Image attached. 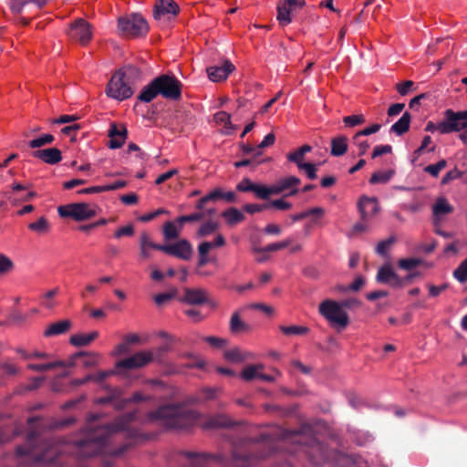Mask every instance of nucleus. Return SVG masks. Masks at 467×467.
Instances as JSON below:
<instances>
[{
    "mask_svg": "<svg viewBox=\"0 0 467 467\" xmlns=\"http://www.w3.org/2000/svg\"><path fill=\"white\" fill-rule=\"evenodd\" d=\"M278 435L280 438L275 443L266 445L271 450L285 449L291 454L303 452L317 465L325 462H331L333 467L366 466V462L360 457L337 451H328L327 448L309 432L308 428L304 427L297 432L281 430Z\"/></svg>",
    "mask_w": 467,
    "mask_h": 467,
    "instance_id": "obj_1",
    "label": "nucleus"
},
{
    "mask_svg": "<svg viewBox=\"0 0 467 467\" xmlns=\"http://www.w3.org/2000/svg\"><path fill=\"white\" fill-rule=\"evenodd\" d=\"M99 415L88 420L81 438L75 441L77 452L80 457H90L96 454L119 456L124 452L127 446L114 450L111 444V434L128 429V424L136 417V412L127 413L119 417L110 425L98 424Z\"/></svg>",
    "mask_w": 467,
    "mask_h": 467,
    "instance_id": "obj_2",
    "label": "nucleus"
},
{
    "mask_svg": "<svg viewBox=\"0 0 467 467\" xmlns=\"http://www.w3.org/2000/svg\"><path fill=\"white\" fill-rule=\"evenodd\" d=\"M149 420L157 421L170 429H187L202 425L205 429L229 427L233 421L225 415L219 414L202 419L195 411L180 405H166L149 414Z\"/></svg>",
    "mask_w": 467,
    "mask_h": 467,
    "instance_id": "obj_3",
    "label": "nucleus"
},
{
    "mask_svg": "<svg viewBox=\"0 0 467 467\" xmlns=\"http://www.w3.org/2000/svg\"><path fill=\"white\" fill-rule=\"evenodd\" d=\"M34 432L27 436L28 447H18L16 453L18 456H27L34 463H50L55 462L59 450L57 445L52 441H46L41 444V448L34 445Z\"/></svg>",
    "mask_w": 467,
    "mask_h": 467,
    "instance_id": "obj_4",
    "label": "nucleus"
},
{
    "mask_svg": "<svg viewBox=\"0 0 467 467\" xmlns=\"http://www.w3.org/2000/svg\"><path fill=\"white\" fill-rule=\"evenodd\" d=\"M346 302L339 303L332 299H326L319 305V314L329 323L332 327L338 330L344 329L349 323V317L344 306Z\"/></svg>",
    "mask_w": 467,
    "mask_h": 467,
    "instance_id": "obj_5",
    "label": "nucleus"
},
{
    "mask_svg": "<svg viewBox=\"0 0 467 467\" xmlns=\"http://www.w3.org/2000/svg\"><path fill=\"white\" fill-rule=\"evenodd\" d=\"M118 27L121 34L127 37L144 36L149 30L147 21L139 14L120 17L118 21Z\"/></svg>",
    "mask_w": 467,
    "mask_h": 467,
    "instance_id": "obj_6",
    "label": "nucleus"
},
{
    "mask_svg": "<svg viewBox=\"0 0 467 467\" xmlns=\"http://www.w3.org/2000/svg\"><path fill=\"white\" fill-rule=\"evenodd\" d=\"M98 207L87 202H76L61 205L57 208L58 214L63 218H72L77 222L88 220L97 215Z\"/></svg>",
    "mask_w": 467,
    "mask_h": 467,
    "instance_id": "obj_7",
    "label": "nucleus"
},
{
    "mask_svg": "<svg viewBox=\"0 0 467 467\" xmlns=\"http://www.w3.org/2000/svg\"><path fill=\"white\" fill-rule=\"evenodd\" d=\"M126 71H118L110 78L108 83L106 93L109 97L122 101L130 98L133 90L125 80Z\"/></svg>",
    "mask_w": 467,
    "mask_h": 467,
    "instance_id": "obj_8",
    "label": "nucleus"
},
{
    "mask_svg": "<svg viewBox=\"0 0 467 467\" xmlns=\"http://www.w3.org/2000/svg\"><path fill=\"white\" fill-rule=\"evenodd\" d=\"M159 94L163 98L176 100L180 99L182 94V84L174 77L169 75H161L155 78Z\"/></svg>",
    "mask_w": 467,
    "mask_h": 467,
    "instance_id": "obj_9",
    "label": "nucleus"
},
{
    "mask_svg": "<svg viewBox=\"0 0 467 467\" xmlns=\"http://www.w3.org/2000/svg\"><path fill=\"white\" fill-rule=\"evenodd\" d=\"M154 359L153 353L150 351H139L134 355L118 361L115 365L116 372L120 373L122 369L140 368Z\"/></svg>",
    "mask_w": 467,
    "mask_h": 467,
    "instance_id": "obj_10",
    "label": "nucleus"
},
{
    "mask_svg": "<svg viewBox=\"0 0 467 467\" xmlns=\"http://www.w3.org/2000/svg\"><path fill=\"white\" fill-rule=\"evenodd\" d=\"M67 35L81 45L88 44L92 36L89 24L82 18L77 19L70 26Z\"/></svg>",
    "mask_w": 467,
    "mask_h": 467,
    "instance_id": "obj_11",
    "label": "nucleus"
},
{
    "mask_svg": "<svg viewBox=\"0 0 467 467\" xmlns=\"http://www.w3.org/2000/svg\"><path fill=\"white\" fill-rule=\"evenodd\" d=\"M441 130L445 134L461 132L462 130H467V121H463L455 111L449 109L444 111V119Z\"/></svg>",
    "mask_w": 467,
    "mask_h": 467,
    "instance_id": "obj_12",
    "label": "nucleus"
},
{
    "mask_svg": "<svg viewBox=\"0 0 467 467\" xmlns=\"http://www.w3.org/2000/svg\"><path fill=\"white\" fill-rule=\"evenodd\" d=\"M305 5L304 0H285L278 5L277 7V19L278 21L286 26L291 23L292 19L290 14L296 8H301Z\"/></svg>",
    "mask_w": 467,
    "mask_h": 467,
    "instance_id": "obj_13",
    "label": "nucleus"
},
{
    "mask_svg": "<svg viewBox=\"0 0 467 467\" xmlns=\"http://www.w3.org/2000/svg\"><path fill=\"white\" fill-rule=\"evenodd\" d=\"M301 181L296 176H287L278 180L274 186L275 195L287 192L285 196H292L297 193V187Z\"/></svg>",
    "mask_w": 467,
    "mask_h": 467,
    "instance_id": "obj_14",
    "label": "nucleus"
},
{
    "mask_svg": "<svg viewBox=\"0 0 467 467\" xmlns=\"http://www.w3.org/2000/svg\"><path fill=\"white\" fill-rule=\"evenodd\" d=\"M159 251L187 260L191 257L192 246L188 241L181 240L174 244L162 245V247H159Z\"/></svg>",
    "mask_w": 467,
    "mask_h": 467,
    "instance_id": "obj_15",
    "label": "nucleus"
},
{
    "mask_svg": "<svg viewBox=\"0 0 467 467\" xmlns=\"http://www.w3.org/2000/svg\"><path fill=\"white\" fill-rule=\"evenodd\" d=\"M234 68L235 67L229 60H224L220 66H212L207 68L208 78L213 82L223 81Z\"/></svg>",
    "mask_w": 467,
    "mask_h": 467,
    "instance_id": "obj_16",
    "label": "nucleus"
},
{
    "mask_svg": "<svg viewBox=\"0 0 467 467\" xmlns=\"http://www.w3.org/2000/svg\"><path fill=\"white\" fill-rule=\"evenodd\" d=\"M377 280L379 283L388 284L395 287L402 286L404 282L389 265H383L379 269Z\"/></svg>",
    "mask_w": 467,
    "mask_h": 467,
    "instance_id": "obj_17",
    "label": "nucleus"
},
{
    "mask_svg": "<svg viewBox=\"0 0 467 467\" xmlns=\"http://www.w3.org/2000/svg\"><path fill=\"white\" fill-rule=\"evenodd\" d=\"M179 6L173 0H159L155 5L154 18L161 20L166 16H176Z\"/></svg>",
    "mask_w": 467,
    "mask_h": 467,
    "instance_id": "obj_18",
    "label": "nucleus"
},
{
    "mask_svg": "<svg viewBox=\"0 0 467 467\" xmlns=\"http://www.w3.org/2000/svg\"><path fill=\"white\" fill-rule=\"evenodd\" d=\"M453 206L445 197H439L432 205L433 221L435 224H439L443 217L453 212Z\"/></svg>",
    "mask_w": 467,
    "mask_h": 467,
    "instance_id": "obj_19",
    "label": "nucleus"
},
{
    "mask_svg": "<svg viewBox=\"0 0 467 467\" xmlns=\"http://www.w3.org/2000/svg\"><path fill=\"white\" fill-rule=\"evenodd\" d=\"M78 358H82V364L84 367L91 368V367H95L96 365H98V363L100 359V356H99V354L94 353V352H88H88H79V353L73 355L68 359V361L65 362L66 366H64V367L65 368L74 367L76 365V360Z\"/></svg>",
    "mask_w": 467,
    "mask_h": 467,
    "instance_id": "obj_20",
    "label": "nucleus"
},
{
    "mask_svg": "<svg viewBox=\"0 0 467 467\" xmlns=\"http://www.w3.org/2000/svg\"><path fill=\"white\" fill-rule=\"evenodd\" d=\"M358 209L364 220L372 218L379 211V205L375 198L362 197L358 202Z\"/></svg>",
    "mask_w": 467,
    "mask_h": 467,
    "instance_id": "obj_21",
    "label": "nucleus"
},
{
    "mask_svg": "<svg viewBox=\"0 0 467 467\" xmlns=\"http://www.w3.org/2000/svg\"><path fill=\"white\" fill-rule=\"evenodd\" d=\"M257 457L252 456L249 451L243 449H235L232 456L233 467H251L256 462Z\"/></svg>",
    "mask_w": 467,
    "mask_h": 467,
    "instance_id": "obj_22",
    "label": "nucleus"
},
{
    "mask_svg": "<svg viewBox=\"0 0 467 467\" xmlns=\"http://www.w3.org/2000/svg\"><path fill=\"white\" fill-rule=\"evenodd\" d=\"M109 147L111 149H119L126 140L127 130L124 127H119L113 123L109 130Z\"/></svg>",
    "mask_w": 467,
    "mask_h": 467,
    "instance_id": "obj_23",
    "label": "nucleus"
},
{
    "mask_svg": "<svg viewBox=\"0 0 467 467\" xmlns=\"http://www.w3.org/2000/svg\"><path fill=\"white\" fill-rule=\"evenodd\" d=\"M33 156L47 164H57L62 160L61 151L57 148L38 150L33 152Z\"/></svg>",
    "mask_w": 467,
    "mask_h": 467,
    "instance_id": "obj_24",
    "label": "nucleus"
},
{
    "mask_svg": "<svg viewBox=\"0 0 467 467\" xmlns=\"http://www.w3.org/2000/svg\"><path fill=\"white\" fill-rule=\"evenodd\" d=\"M215 459L214 456L202 453H184V461L185 463L189 464V467H208L210 462Z\"/></svg>",
    "mask_w": 467,
    "mask_h": 467,
    "instance_id": "obj_25",
    "label": "nucleus"
},
{
    "mask_svg": "<svg viewBox=\"0 0 467 467\" xmlns=\"http://www.w3.org/2000/svg\"><path fill=\"white\" fill-rule=\"evenodd\" d=\"M207 293L200 288H187L184 291L183 301L190 305H201L207 301Z\"/></svg>",
    "mask_w": 467,
    "mask_h": 467,
    "instance_id": "obj_26",
    "label": "nucleus"
},
{
    "mask_svg": "<svg viewBox=\"0 0 467 467\" xmlns=\"http://www.w3.org/2000/svg\"><path fill=\"white\" fill-rule=\"evenodd\" d=\"M47 4V0H12L10 7L14 13H22L27 8L40 9Z\"/></svg>",
    "mask_w": 467,
    "mask_h": 467,
    "instance_id": "obj_27",
    "label": "nucleus"
},
{
    "mask_svg": "<svg viewBox=\"0 0 467 467\" xmlns=\"http://www.w3.org/2000/svg\"><path fill=\"white\" fill-rule=\"evenodd\" d=\"M161 244L153 243L147 233H142L140 237V252L143 259H149L151 256V250H159Z\"/></svg>",
    "mask_w": 467,
    "mask_h": 467,
    "instance_id": "obj_28",
    "label": "nucleus"
},
{
    "mask_svg": "<svg viewBox=\"0 0 467 467\" xmlns=\"http://www.w3.org/2000/svg\"><path fill=\"white\" fill-rule=\"evenodd\" d=\"M117 373L116 371L114 370H106V371H103V370H100V371H97L93 374H88L87 375L86 377L80 379H76L74 381H72V386L73 387H77V386H80V385H83L88 381H94V382H97V383H101L103 382L110 375H113Z\"/></svg>",
    "mask_w": 467,
    "mask_h": 467,
    "instance_id": "obj_29",
    "label": "nucleus"
},
{
    "mask_svg": "<svg viewBox=\"0 0 467 467\" xmlns=\"http://www.w3.org/2000/svg\"><path fill=\"white\" fill-rule=\"evenodd\" d=\"M312 150L311 146L304 145L296 150L287 154V160L291 162L296 164L298 170H302V165L306 164L307 162H304L305 156L306 153Z\"/></svg>",
    "mask_w": 467,
    "mask_h": 467,
    "instance_id": "obj_30",
    "label": "nucleus"
},
{
    "mask_svg": "<svg viewBox=\"0 0 467 467\" xmlns=\"http://www.w3.org/2000/svg\"><path fill=\"white\" fill-rule=\"evenodd\" d=\"M71 326L70 321L68 320H61L56 323L49 325L44 332L46 337H54L57 335L64 334L67 332Z\"/></svg>",
    "mask_w": 467,
    "mask_h": 467,
    "instance_id": "obj_31",
    "label": "nucleus"
},
{
    "mask_svg": "<svg viewBox=\"0 0 467 467\" xmlns=\"http://www.w3.org/2000/svg\"><path fill=\"white\" fill-rule=\"evenodd\" d=\"M225 244L223 234H218L212 242H202L198 245L199 254H209L212 249L222 247Z\"/></svg>",
    "mask_w": 467,
    "mask_h": 467,
    "instance_id": "obj_32",
    "label": "nucleus"
},
{
    "mask_svg": "<svg viewBox=\"0 0 467 467\" xmlns=\"http://www.w3.org/2000/svg\"><path fill=\"white\" fill-rule=\"evenodd\" d=\"M348 150V138L345 136H338L331 140V154L333 156H342Z\"/></svg>",
    "mask_w": 467,
    "mask_h": 467,
    "instance_id": "obj_33",
    "label": "nucleus"
},
{
    "mask_svg": "<svg viewBox=\"0 0 467 467\" xmlns=\"http://www.w3.org/2000/svg\"><path fill=\"white\" fill-rule=\"evenodd\" d=\"M99 336L97 331L88 334H77L70 337V343L75 347H84L89 345Z\"/></svg>",
    "mask_w": 467,
    "mask_h": 467,
    "instance_id": "obj_34",
    "label": "nucleus"
},
{
    "mask_svg": "<svg viewBox=\"0 0 467 467\" xmlns=\"http://www.w3.org/2000/svg\"><path fill=\"white\" fill-rule=\"evenodd\" d=\"M222 216L225 219L226 223L234 226L244 220V214L236 208H229L223 212Z\"/></svg>",
    "mask_w": 467,
    "mask_h": 467,
    "instance_id": "obj_35",
    "label": "nucleus"
},
{
    "mask_svg": "<svg viewBox=\"0 0 467 467\" xmlns=\"http://www.w3.org/2000/svg\"><path fill=\"white\" fill-rule=\"evenodd\" d=\"M410 114L408 112H405L401 118L395 122L391 128L390 131L396 133L397 135H402L410 129Z\"/></svg>",
    "mask_w": 467,
    "mask_h": 467,
    "instance_id": "obj_36",
    "label": "nucleus"
},
{
    "mask_svg": "<svg viewBox=\"0 0 467 467\" xmlns=\"http://www.w3.org/2000/svg\"><path fill=\"white\" fill-rule=\"evenodd\" d=\"M250 329V327L248 324L244 322L238 312H234L230 319V330L232 333L237 334V333H243L246 332Z\"/></svg>",
    "mask_w": 467,
    "mask_h": 467,
    "instance_id": "obj_37",
    "label": "nucleus"
},
{
    "mask_svg": "<svg viewBox=\"0 0 467 467\" xmlns=\"http://www.w3.org/2000/svg\"><path fill=\"white\" fill-rule=\"evenodd\" d=\"M153 79L148 86L144 87L141 90L139 99L143 102H150L159 94L158 87Z\"/></svg>",
    "mask_w": 467,
    "mask_h": 467,
    "instance_id": "obj_38",
    "label": "nucleus"
},
{
    "mask_svg": "<svg viewBox=\"0 0 467 467\" xmlns=\"http://www.w3.org/2000/svg\"><path fill=\"white\" fill-rule=\"evenodd\" d=\"M264 369V365L257 364V365H249L245 367L242 373L241 378L246 381H250L255 379L259 378L260 370Z\"/></svg>",
    "mask_w": 467,
    "mask_h": 467,
    "instance_id": "obj_39",
    "label": "nucleus"
},
{
    "mask_svg": "<svg viewBox=\"0 0 467 467\" xmlns=\"http://www.w3.org/2000/svg\"><path fill=\"white\" fill-rule=\"evenodd\" d=\"M325 214V210L321 207H314L311 209H308L306 211H304L302 213L293 214L291 216V219L293 222H298L301 221L306 217L313 216L316 218H320Z\"/></svg>",
    "mask_w": 467,
    "mask_h": 467,
    "instance_id": "obj_40",
    "label": "nucleus"
},
{
    "mask_svg": "<svg viewBox=\"0 0 467 467\" xmlns=\"http://www.w3.org/2000/svg\"><path fill=\"white\" fill-rule=\"evenodd\" d=\"M218 228H219V224L217 222L208 221L200 226L196 235L198 238L206 237V236L215 233L218 230Z\"/></svg>",
    "mask_w": 467,
    "mask_h": 467,
    "instance_id": "obj_41",
    "label": "nucleus"
},
{
    "mask_svg": "<svg viewBox=\"0 0 467 467\" xmlns=\"http://www.w3.org/2000/svg\"><path fill=\"white\" fill-rule=\"evenodd\" d=\"M213 120L216 124L223 125L226 130H236L237 127L234 126L231 122V115L225 111H219L214 114Z\"/></svg>",
    "mask_w": 467,
    "mask_h": 467,
    "instance_id": "obj_42",
    "label": "nucleus"
},
{
    "mask_svg": "<svg viewBox=\"0 0 467 467\" xmlns=\"http://www.w3.org/2000/svg\"><path fill=\"white\" fill-rule=\"evenodd\" d=\"M280 330L285 336H301L306 335L309 329L304 326H280Z\"/></svg>",
    "mask_w": 467,
    "mask_h": 467,
    "instance_id": "obj_43",
    "label": "nucleus"
},
{
    "mask_svg": "<svg viewBox=\"0 0 467 467\" xmlns=\"http://www.w3.org/2000/svg\"><path fill=\"white\" fill-rule=\"evenodd\" d=\"M181 228L182 224L178 227L174 223L167 222L163 226V234L165 239L171 240L177 238Z\"/></svg>",
    "mask_w": 467,
    "mask_h": 467,
    "instance_id": "obj_44",
    "label": "nucleus"
},
{
    "mask_svg": "<svg viewBox=\"0 0 467 467\" xmlns=\"http://www.w3.org/2000/svg\"><path fill=\"white\" fill-rule=\"evenodd\" d=\"M364 136L361 135L360 133L357 132L354 136H353V144L358 148V155L359 156H362L364 155L367 150H368L369 148V144L367 140H365L363 138Z\"/></svg>",
    "mask_w": 467,
    "mask_h": 467,
    "instance_id": "obj_45",
    "label": "nucleus"
},
{
    "mask_svg": "<svg viewBox=\"0 0 467 467\" xmlns=\"http://www.w3.org/2000/svg\"><path fill=\"white\" fill-rule=\"evenodd\" d=\"M66 366L65 361H56V362H48L45 364H28L27 368L31 370L36 371H46L57 367H64Z\"/></svg>",
    "mask_w": 467,
    "mask_h": 467,
    "instance_id": "obj_46",
    "label": "nucleus"
},
{
    "mask_svg": "<svg viewBox=\"0 0 467 467\" xmlns=\"http://www.w3.org/2000/svg\"><path fill=\"white\" fill-rule=\"evenodd\" d=\"M273 191H274L273 185L265 186V185H261V184H256V183H255L254 189V192L255 193V195L258 198L263 199V200H266L271 195H274L275 192Z\"/></svg>",
    "mask_w": 467,
    "mask_h": 467,
    "instance_id": "obj_47",
    "label": "nucleus"
},
{
    "mask_svg": "<svg viewBox=\"0 0 467 467\" xmlns=\"http://www.w3.org/2000/svg\"><path fill=\"white\" fill-rule=\"evenodd\" d=\"M394 174V171H377L372 174L369 182L370 183H386L388 182L392 175Z\"/></svg>",
    "mask_w": 467,
    "mask_h": 467,
    "instance_id": "obj_48",
    "label": "nucleus"
},
{
    "mask_svg": "<svg viewBox=\"0 0 467 467\" xmlns=\"http://www.w3.org/2000/svg\"><path fill=\"white\" fill-rule=\"evenodd\" d=\"M28 228L37 234H44L49 230V224L45 217H40L36 222L29 223Z\"/></svg>",
    "mask_w": 467,
    "mask_h": 467,
    "instance_id": "obj_49",
    "label": "nucleus"
},
{
    "mask_svg": "<svg viewBox=\"0 0 467 467\" xmlns=\"http://www.w3.org/2000/svg\"><path fill=\"white\" fill-rule=\"evenodd\" d=\"M292 243V240L287 238L285 240H283L281 242L274 243L271 244H268L265 246L264 248L255 249L256 252H275L281 249H284L287 246H289Z\"/></svg>",
    "mask_w": 467,
    "mask_h": 467,
    "instance_id": "obj_50",
    "label": "nucleus"
},
{
    "mask_svg": "<svg viewBox=\"0 0 467 467\" xmlns=\"http://www.w3.org/2000/svg\"><path fill=\"white\" fill-rule=\"evenodd\" d=\"M224 358L232 362H241L246 356L238 348H234L224 352Z\"/></svg>",
    "mask_w": 467,
    "mask_h": 467,
    "instance_id": "obj_51",
    "label": "nucleus"
},
{
    "mask_svg": "<svg viewBox=\"0 0 467 467\" xmlns=\"http://www.w3.org/2000/svg\"><path fill=\"white\" fill-rule=\"evenodd\" d=\"M447 165L445 160H441L435 164L428 165L424 168V171L431 175L432 177H438L441 171L443 170Z\"/></svg>",
    "mask_w": 467,
    "mask_h": 467,
    "instance_id": "obj_52",
    "label": "nucleus"
},
{
    "mask_svg": "<svg viewBox=\"0 0 467 467\" xmlns=\"http://www.w3.org/2000/svg\"><path fill=\"white\" fill-rule=\"evenodd\" d=\"M54 141V136L51 134H45L39 138L30 140L29 146L32 149L40 148L47 144H51Z\"/></svg>",
    "mask_w": 467,
    "mask_h": 467,
    "instance_id": "obj_53",
    "label": "nucleus"
},
{
    "mask_svg": "<svg viewBox=\"0 0 467 467\" xmlns=\"http://www.w3.org/2000/svg\"><path fill=\"white\" fill-rule=\"evenodd\" d=\"M453 275L462 284L467 281V258L454 270Z\"/></svg>",
    "mask_w": 467,
    "mask_h": 467,
    "instance_id": "obj_54",
    "label": "nucleus"
},
{
    "mask_svg": "<svg viewBox=\"0 0 467 467\" xmlns=\"http://www.w3.org/2000/svg\"><path fill=\"white\" fill-rule=\"evenodd\" d=\"M422 263L423 261L419 258H404L399 261V266L404 270L410 271L420 265Z\"/></svg>",
    "mask_w": 467,
    "mask_h": 467,
    "instance_id": "obj_55",
    "label": "nucleus"
},
{
    "mask_svg": "<svg viewBox=\"0 0 467 467\" xmlns=\"http://www.w3.org/2000/svg\"><path fill=\"white\" fill-rule=\"evenodd\" d=\"M396 238L391 236L386 240L379 242L376 247V252L380 255H385L389 247L395 243Z\"/></svg>",
    "mask_w": 467,
    "mask_h": 467,
    "instance_id": "obj_56",
    "label": "nucleus"
},
{
    "mask_svg": "<svg viewBox=\"0 0 467 467\" xmlns=\"http://www.w3.org/2000/svg\"><path fill=\"white\" fill-rule=\"evenodd\" d=\"M343 122L347 127H355L365 122L363 115H351L343 118Z\"/></svg>",
    "mask_w": 467,
    "mask_h": 467,
    "instance_id": "obj_57",
    "label": "nucleus"
},
{
    "mask_svg": "<svg viewBox=\"0 0 467 467\" xmlns=\"http://www.w3.org/2000/svg\"><path fill=\"white\" fill-rule=\"evenodd\" d=\"M268 208H269L268 203H264V204L251 203V204L244 205L243 210L249 213H255L263 212L264 210L268 209Z\"/></svg>",
    "mask_w": 467,
    "mask_h": 467,
    "instance_id": "obj_58",
    "label": "nucleus"
},
{
    "mask_svg": "<svg viewBox=\"0 0 467 467\" xmlns=\"http://www.w3.org/2000/svg\"><path fill=\"white\" fill-rule=\"evenodd\" d=\"M13 266V262L6 255L0 253V274L9 272Z\"/></svg>",
    "mask_w": 467,
    "mask_h": 467,
    "instance_id": "obj_59",
    "label": "nucleus"
},
{
    "mask_svg": "<svg viewBox=\"0 0 467 467\" xmlns=\"http://www.w3.org/2000/svg\"><path fill=\"white\" fill-rule=\"evenodd\" d=\"M275 137L273 133L267 134L264 138V140L261 141V143L256 146V150H257L256 154L261 155L262 149L273 145L275 142Z\"/></svg>",
    "mask_w": 467,
    "mask_h": 467,
    "instance_id": "obj_60",
    "label": "nucleus"
},
{
    "mask_svg": "<svg viewBox=\"0 0 467 467\" xmlns=\"http://www.w3.org/2000/svg\"><path fill=\"white\" fill-rule=\"evenodd\" d=\"M301 171H305L308 179L314 180L317 178V164L307 162L302 165Z\"/></svg>",
    "mask_w": 467,
    "mask_h": 467,
    "instance_id": "obj_61",
    "label": "nucleus"
},
{
    "mask_svg": "<svg viewBox=\"0 0 467 467\" xmlns=\"http://www.w3.org/2000/svg\"><path fill=\"white\" fill-rule=\"evenodd\" d=\"M462 175V172L460 171L458 169H453L450 171H448L441 180V184H447L450 182L461 178Z\"/></svg>",
    "mask_w": 467,
    "mask_h": 467,
    "instance_id": "obj_62",
    "label": "nucleus"
},
{
    "mask_svg": "<svg viewBox=\"0 0 467 467\" xmlns=\"http://www.w3.org/2000/svg\"><path fill=\"white\" fill-rule=\"evenodd\" d=\"M202 217H203V213H192V214H189V215L180 216L177 219V222L180 224H182V223H187V222L200 221L201 219H202Z\"/></svg>",
    "mask_w": 467,
    "mask_h": 467,
    "instance_id": "obj_63",
    "label": "nucleus"
},
{
    "mask_svg": "<svg viewBox=\"0 0 467 467\" xmlns=\"http://www.w3.org/2000/svg\"><path fill=\"white\" fill-rule=\"evenodd\" d=\"M255 183L252 182L249 179H244L237 184L239 192H254Z\"/></svg>",
    "mask_w": 467,
    "mask_h": 467,
    "instance_id": "obj_64",
    "label": "nucleus"
}]
</instances>
